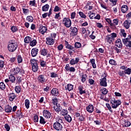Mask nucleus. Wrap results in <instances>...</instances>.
<instances>
[{"label": "nucleus", "mask_w": 131, "mask_h": 131, "mask_svg": "<svg viewBox=\"0 0 131 131\" xmlns=\"http://www.w3.org/2000/svg\"><path fill=\"white\" fill-rule=\"evenodd\" d=\"M86 78V75L85 74L82 75L81 77V81H82V82L83 83L85 82Z\"/></svg>", "instance_id": "603ef678"}, {"label": "nucleus", "mask_w": 131, "mask_h": 131, "mask_svg": "<svg viewBox=\"0 0 131 131\" xmlns=\"http://www.w3.org/2000/svg\"><path fill=\"white\" fill-rule=\"evenodd\" d=\"M38 54V49L37 48H33L31 50L32 57H36Z\"/></svg>", "instance_id": "dca6fc26"}, {"label": "nucleus", "mask_w": 131, "mask_h": 131, "mask_svg": "<svg viewBox=\"0 0 131 131\" xmlns=\"http://www.w3.org/2000/svg\"><path fill=\"white\" fill-rule=\"evenodd\" d=\"M55 18L58 20H61V17L60 16V13H57L55 16Z\"/></svg>", "instance_id": "0e129e2a"}, {"label": "nucleus", "mask_w": 131, "mask_h": 131, "mask_svg": "<svg viewBox=\"0 0 131 131\" xmlns=\"http://www.w3.org/2000/svg\"><path fill=\"white\" fill-rule=\"evenodd\" d=\"M94 105H93V104H90L86 107V109L89 113H93V112H94Z\"/></svg>", "instance_id": "a211bd4d"}, {"label": "nucleus", "mask_w": 131, "mask_h": 131, "mask_svg": "<svg viewBox=\"0 0 131 131\" xmlns=\"http://www.w3.org/2000/svg\"><path fill=\"white\" fill-rule=\"evenodd\" d=\"M125 74H127V75H130L131 74V69L129 68H127L124 71Z\"/></svg>", "instance_id": "e433bc0d"}, {"label": "nucleus", "mask_w": 131, "mask_h": 131, "mask_svg": "<svg viewBox=\"0 0 131 131\" xmlns=\"http://www.w3.org/2000/svg\"><path fill=\"white\" fill-rule=\"evenodd\" d=\"M37 43V41H36V40L34 39L30 41V46H31V47H34L36 46Z\"/></svg>", "instance_id": "72a5a7b5"}, {"label": "nucleus", "mask_w": 131, "mask_h": 131, "mask_svg": "<svg viewBox=\"0 0 131 131\" xmlns=\"http://www.w3.org/2000/svg\"><path fill=\"white\" fill-rule=\"evenodd\" d=\"M26 20L28 22H33V17L32 16H28Z\"/></svg>", "instance_id": "8fccbe9b"}, {"label": "nucleus", "mask_w": 131, "mask_h": 131, "mask_svg": "<svg viewBox=\"0 0 131 131\" xmlns=\"http://www.w3.org/2000/svg\"><path fill=\"white\" fill-rule=\"evenodd\" d=\"M107 77V75H105V77H104L102 79H100V84L101 86H107V79L106 77Z\"/></svg>", "instance_id": "6e6552de"}, {"label": "nucleus", "mask_w": 131, "mask_h": 131, "mask_svg": "<svg viewBox=\"0 0 131 131\" xmlns=\"http://www.w3.org/2000/svg\"><path fill=\"white\" fill-rule=\"evenodd\" d=\"M55 43V39L51 37H48L46 38V44L48 46H53Z\"/></svg>", "instance_id": "0eeeda50"}, {"label": "nucleus", "mask_w": 131, "mask_h": 131, "mask_svg": "<svg viewBox=\"0 0 131 131\" xmlns=\"http://www.w3.org/2000/svg\"><path fill=\"white\" fill-rule=\"evenodd\" d=\"M5 112L7 113H10V112H12V106H10V105H7L5 107Z\"/></svg>", "instance_id": "a878e982"}, {"label": "nucleus", "mask_w": 131, "mask_h": 131, "mask_svg": "<svg viewBox=\"0 0 131 131\" xmlns=\"http://www.w3.org/2000/svg\"><path fill=\"white\" fill-rule=\"evenodd\" d=\"M123 43L127 47V48H131V41L127 38L122 39Z\"/></svg>", "instance_id": "9d476101"}, {"label": "nucleus", "mask_w": 131, "mask_h": 131, "mask_svg": "<svg viewBox=\"0 0 131 131\" xmlns=\"http://www.w3.org/2000/svg\"><path fill=\"white\" fill-rule=\"evenodd\" d=\"M106 40L107 42H109V43H111L113 40H114V39L113 38V37L111 36V35H108L106 36Z\"/></svg>", "instance_id": "5701e85b"}, {"label": "nucleus", "mask_w": 131, "mask_h": 131, "mask_svg": "<svg viewBox=\"0 0 131 131\" xmlns=\"http://www.w3.org/2000/svg\"><path fill=\"white\" fill-rule=\"evenodd\" d=\"M118 74L120 76H122V77H124V76H125L124 71H120L118 73Z\"/></svg>", "instance_id": "6e6d98bb"}, {"label": "nucleus", "mask_w": 131, "mask_h": 131, "mask_svg": "<svg viewBox=\"0 0 131 131\" xmlns=\"http://www.w3.org/2000/svg\"><path fill=\"white\" fill-rule=\"evenodd\" d=\"M16 97H17V96L14 93H11L9 94L8 95V98L10 102H13V101H14V100L16 99Z\"/></svg>", "instance_id": "ddd939ff"}, {"label": "nucleus", "mask_w": 131, "mask_h": 131, "mask_svg": "<svg viewBox=\"0 0 131 131\" xmlns=\"http://www.w3.org/2000/svg\"><path fill=\"white\" fill-rule=\"evenodd\" d=\"M76 117H77L79 121H83L84 120V117L82 115H76Z\"/></svg>", "instance_id": "de8ad7c7"}, {"label": "nucleus", "mask_w": 131, "mask_h": 131, "mask_svg": "<svg viewBox=\"0 0 131 131\" xmlns=\"http://www.w3.org/2000/svg\"><path fill=\"white\" fill-rule=\"evenodd\" d=\"M65 45L66 49H68L69 50H71L72 51H74V47L69 45L68 41H65Z\"/></svg>", "instance_id": "412c9836"}, {"label": "nucleus", "mask_w": 131, "mask_h": 131, "mask_svg": "<svg viewBox=\"0 0 131 131\" xmlns=\"http://www.w3.org/2000/svg\"><path fill=\"white\" fill-rule=\"evenodd\" d=\"M61 115H67V114H68V112H67V110L63 109L61 111Z\"/></svg>", "instance_id": "13d9d810"}, {"label": "nucleus", "mask_w": 131, "mask_h": 131, "mask_svg": "<svg viewBox=\"0 0 131 131\" xmlns=\"http://www.w3.org/2000/svg\"><path fill=\"white\" fill-rule=\"evenodd\" d=\"M92 4H94V3L92 2H88V5H86V6H85L86 8V9L88 8V10H93V8H94V7L93 6L91 5H93Z\"/></svg>", "instance_id": "cd10ccee"}, {"label": "nucleus", "mask_w": 131, "mask_h": 131, "mask_svg": "<svg viewBox=\"0 0 131 131\" xmlns=\"http://www.w3.org/2000/svg\"><path fill=\"white\" fill-rule=\"evenodd\" d=\"M90 62L92 65L93 68H97V66L96 65V63L95 62V59H90Z\"/></svg>", "instance_id": "58836bf2"}, {"label": "nucleus", "mask_w": 131, "mask_h": 131, "mask_svg": "<svg viewBox=\"0 0 131 131\" xmlns=\"http://www.w3.org/2000/svg\"><path fill=\"white\" fill-rule=\"evenodd\" d=\"M118 19H114L113 20V23L111 24V27H115L116 25L118 24Z\"/></svg>", "instance_id": "b1692460"}, {"label": "nucleus", "mask_w": 131, "mask_h": 131, "mask_svg": "<svg viewBox=\"0 0 131 131\" xmlns=\"http://www.w3.org/2000/svg\"><path fill=\"white\" fill-rule=\"evenodd\" d=\"M101 93L103 95H107V93H108V90H107L106 88H102L101 89Z\"/></svg>", "instance_id": "a19ab883"}, {"label": "nucleus", "mask_w": 131, "mask_h": 131, "mask_svg": "<svg viewBox=\"0 0 131 131\" xmlns=\"http://www.w3.org/2000/svg\"><path fill=\"white\" fill-rule=\"evenodd\" d=\"M109 63L111 65H114L115 66H116L117 65L116 61L115 60H114V59H110L109 61Z\"/></svg>", "instance_id": "864d4df0"}, {"label": "nucleus", "mask_w": 131, "mask_h": 131, "mask_svg": "<svg viewBox=\"0 0 131 131\" xmlns=\"http://www.w3.org/2000/svg\"><path fill=\"white\" fill-rule=\"evenodd\" d=\"M74 46L76 49H79L81 48V44L79 42H76Z\"/></svg>", "instance_id": "3c124183"}, {"label": "nucleus", "mask_w": 131, "mask_h": 131, "mask_svg": "<svg viewBox=\"0 0 131 131\" xmlns=\"http://www.w3.org/2000/svg\"><path fill=\"white\" fill-rule=\"evenodd\" d=\"M40 65L42 67H46V66H47V62H46L43 60H41L40 62Z\"/></svg>", "instance_id": "4d7b16f0"}, {"label": "nucleus", "mask_w": 131, "mask_h": 131, "mask_svg": "<svg viewBox=\"0 0 131 131\" xmlns=\"http://www.w3.org/2000/svg\"><path fill=\"white\" fill-rule=\"evenodd\" d=\"M54 109L56 112H60L62 110V106H60V104H57L54 106Z\"/></svg>", "instance_id": "4be33fe9"}, {"label": "nucleus", "mask_w": 131, "mask_h": 131, "mask_svg": "<svg viewBox=\"0 0 131 131\" xmlns=\"http://www.w3.org/2000/svg\"><path fill=\"white\" fill-rule=\"evenodd\" d=\"M21 90V87L20 86H16L15 88V91L16 94H20Z\"/></svg>", "instance_id": "4c0bfd02"}, {"label": "nucleus", "mask_w": 131, "mask_h": 131, "mask_svg": "<svg viewBox=\"0 0 131 131\" xmlns=\"http://www.w3.org/2000/svg\"><path fill=\"white\" fill-rule=\"evenodd\" d=\"M63 45L60 44L57 47V49L58 50V51H62V50H63Z\"/></svg>", "instance_id": "774afa93"}, {"label": "nucleus", "mask_w": 131, "mask_h": 131, "mask_svg": "<svg viewBox=\"0 0 131 131\" xmlns=\"http://www.w3.org/2000/svg\"><path fill=\"white\" fill-rule=\"evenodd\" d=\"M31 64L32 65V70L33 72H37L38 70V66L37 65V61L36 60L33 59H31Z\"/></svg>", "instance_id": "f03ea898"}, {"label": "nucleus", "mask_w": 131, "mask_h": 131, "mask_svg": "<svg viewBox=\"0 0 131 131\" xmlns=\"http://www.w3.org/2000/svg\"><path fill=\"white\" fill-rule=\"evenodd\" d=\"M25 105L27 109H29V105H30V101L28 99H26L25 101Z\"/></svg>", "instance_id": "2f4dec72"}, {"label": "nucleus", "mask_w": 131, "mask_h": 131, "mask_svg": "<svg viewBox=\"0 0 131 131\" xmlns=\"http://www.w3.org/2000/svg\"><path fill=\"white\" fill-rule=\"evenodd\" d=\"M39 122L41 124H45L46 122V120H45V119L43 118V117L40 116Z\"/></svg>", "instance_id": "5fc2aeb1"}, {"label": "nucleus", "mask_w": 131, "mask_h": 131, "mask_svg": "<svg viewBox=\"0 0 131 131\" xmlns=\"http://www.w3.org/2000/svg\"><path fill=\"white\" fill-rule=\"evenodd\" d=\"M79 61V58L78 57H76L75 59H72L70 62V64L71 65H75V64H77L78 61Z\"/></svg>", "instance_id": "f3484780"}, {"label": "nucleus", "mask_w": 131, "mask_h": 131, "mask_svg": "<svg viewBox=\"0 0 131 131\" xmlns=\"http://www.w3.org/2000/svg\"><path fill=\"white\" fill-rule=\"evenodd\" d=\"M0 89L2 91H4V90L6 89V84H5V83L3 82L0 83Z\"/></svg>", "instance_id": "79ce46f5"}, {"label": "nucleus", "mask_w": 131, "mask_h": 131, "mask_svg": "<svg viewBox=\"0 0 131 131\" xmlns=\"http://www.w3.org/2000/svg\"><path fill=\"white\" fill-rule=\"evenodd\" d=\"M22 10L24 15H28L29 14V9L23 8Z\"/></svg>", "instance_id": "a18cd8bd"}, {"label": "nucleus", "mask_w": 131, "mask_h": 131, "mask_svg": "<svg viewBox=\"0 0 131 131\" xmlns=\"http://www.w3.org/2000/svg\"><path fill=\"white\" fill-rule=\"evenodd\" d=\"M40 53L42 56H47L48 55V50L46 49H43L41 50Z\"/></svg>", "instance_id": "7c9ffc66"}, {"label": "nucleus", "mask_w": 131, "mask_h": 131, "mask_svg": "<svg viewBox=\"0 0 131 131\" xmlns=\"http://www.w3.org/2000/svg\"><path fill=\"white\" fill-rule=\"evenodd\" d=\"M37 80L39 83H42V84H45L48 81V79L46 78V76L45 75H39L38 76Z\"/></svg>", "instance_id": "20e7f679"}, {"label": "nucleus", "mask_w": 131, "mask_h": 131, "mask_svg": "<svg viewBox=\"0 0 131 131\" xmlns=\"http://www.w3.org/2000/svg\"><path fill=\"white\" fill-rule=\"evenodd\" d=\"M16 81L18 83H21L22 82V78L21 77H17Z\"/></svg>", "instance_id": "69168bd1"}, {"label": "nucleus", "mask_w": 131, "mask_h": 131, "mask_svg": "<svg viewBox=\"0 0 131 131\" xmlns=\"http://www.w3.org/2000/svg\"><path fill=\"white\" fill-rule=\"evenodd\" d=\"M51 93L54 97H58L59 96V90L57 88H53L51 90Z\"/></svg>", "instance_id": "9b49d317"}, {"label": "nucleus", "mask_w": 131, "mask_h": 131, "mask_svg": "<svg viewBox=\"0 0 131 131\" xmlns=\"http://www.w3.org/2000/svg\"><path fill=\"white\" fill-rule=\"evenodd\" d=\"M112 104V107L113 109H116L119 105L121 104V101L120 100H115V99H112L111 101Z\"/></svg>", "instance_id": "7ed1b4c3"}, {"label": "nucleus", "mask_w": 131, "mask_h": 131, "mask_svg": "<svg viewBox=\"0 0 131 131\" xmlns=\"http://www.w3.org/2000/svg\"><path fill=\"white\" fill-rule=\"evenodd\" d=\"M71 29L72 30L71 35H72V36L77 35V33H78V31H77V28H76V27H71Z\"/></svg>", "instance_id": "2eb2a0df"}, {"label": "nucleus", "mask_w": 131, "mask_h": 131, "mask_svg": "<svg viewBox=\"0 0 131 131\" xmlns=\"http://www.w3.org/2000/svg\"><path fill=\"white\" fill-rule=\"evenodd\" d=\"M116 47L119 48V49L122 48L123 45L122 42H121V40L120 39H117L115 42Z\"/></svg>", "instance_id": "4468645a"}, {"label": "nucleus", "mask_w": 131, "mask_h": 131, "mask_svg": "<svg viewBox=\"0 0 131 131\" xmlns=\"http://www.w3.org/2000/svg\"><path fill=\"white\" fill-rule=\"evenodd\" d=\"M34 122H38V116L37 115H35L34 116Z\"/></svg>", "instance_id": "338daca9"}, {"label": "nucleus", "mask_w": 131, "mask_h": 131, "mask_svg": "<svg viewBox=\"0 0 131 131\" xmlns=\"http://www.w3.org/2000/svg\"><path fill=\"white\" fill-rule=\"evenodd\" d=\"M61 10V8L59 7L58 6H56L54 9V12H59Z\"/></svg>", "instance_id": "e2e57ef3"}, {"label": "nucleus", "mask_w": 131, "mask_h": 131, "mask_svg": "<svg viewBox=\"0 0 131 131\" xmlns=\"http://www.w3.org/2000/svg\"><path fill=\"white\" fill-rule=\"evenodd\" d=\"M17 62L19 64H20V63H22V62L23 61V58H22V56H21V55H19L17 56Z\"/></svg>", "instance_id": "c03bdc74"}, {"label": "nucleus", "mask_w": 131, "mask_h": 131, "mask_svg": "<svg viewBox=\"0 0 131 131\" xmlns=\"http://www.w3.org/2000/svg\"><path fill=\"white\" fill-rule=\"evenodd\" d=\"M64 118L68 122H71V121L72 120V118H71V116L70 115H68L66 116H64Z\"/></svg>", "instance_id": "ea45409f"}, {"label": "nucleus", "mask_w": 131, "mask_h": 131, "mask_svg": "<svg viewBox=\"0 0 131 131\" xmlns=\"http://www.w3.org/2000/svg\"><path fill=\"white\" fill-rule=\"evenodd\" d=\"M29 5L30 6H31V7H36V3L35 0L30 1Z\"/></svg>", "instance_id": "37998d69"}, {"label": "nucleus", "mask_w": 131, "mask_h": 131, "mask_svg": "<svg viewBox=\"0 0 131 131\" xmlns=\"http://www.w3.org/2000/svg\"><path fill=\"white\" fill-rule=\"evenodd\" d=\"M65 88L66 90H68L69 91H72L73 90V85L71 84H68Z\"/></svg>", "instance_id": "c756f323"}, {"label": "nucleus", "mask_w": 131, "mask_h": 131, "mask_svg": "<svg viewBox=\"0 0 131 131\" xmlns=\"http://www.w3.org/2000/svg\"><path fill=\"white\" fill-rule=\"evenodd\" d=\"M47 30H48V29L46 26H43L42 25H39V32H40V33H41V34H45V33L47 32Z\"/></svg>", "instance_id": "1a4fd4ad"}, {"label": "nucleus", "mask_w": 131, "mask_h": 131, "mask_svg": "<svg viewBox=\"0 0 131 131\" xmlns=\"http://www.w3.org/2000/svg\"><path fill=\"white\" fill-rule=\"evenodd\" d=\"M52 103L54 106L58 105V99L57 97H54L52 99Z\"/></svg>", "instance_id": "f704fd0d"}, {"label": "nucleus", "mask_w": 131, "mask_h": 131, "mask_svg": "<svg viewBox=\"0 0 131 131\" xmlns=\"http://www.w3.org/2000/svg\"><path fill=\"white\" fill-rule=\"evenodd\" d=\"M5 128H6L7 131H10V129H11L10 125H9L8 124H5Z\"/></svg>", "instance_id": "680f3d73"}, {"label": "nucleus", "mask_w": 131, "mask_h": 131, "mask_svg": "<svg viewBox=\"0 0 131 131\" xmlns=\"http://www.w3.org/2000/svg\"><path fill=\"white\" fill-rule=\"evenodd\" d=\"M79 15L80 16V17H81V18H86V15H85L82 12H79Z\"/></svg>", "instance_id": "052dcab7"}, {"label": "nucleus", "mask_w": 131, "mask_h": 131, "mask_svg": "<svg viewBox=\"0 0 131 131\" xmlns=\"http://www.w3.org/2000/svg\"><path fill=\"white\" fill-rule=\"evenodd\" d=\"M18 43L15 41H10L8 45V49L9 52H13L17 50Z\"/></svg>", "instance_id": "f257e3e1"}, {"label": "nucleus", "mask_w": 131, "mask_h": 131, "mask_svg": "<svg viewBox=\"0 0 131 131\" xmlns=\"http://www.w3.org/2000/svg\"><path fill=\"white\" fill-rule=\"evenodd\" d=\"M127 10H128V7H127V5H123L122 6L121 11L122 12V13H126Z\"/></svg>", "instance_id": "bb28decb"}, {"label": "nucleus", "mask_w": 131, "mask_h": 131, "mask_svg": "<svg viewBox=\"0 0 131 131\" xmlns=\"http://www.w3.org/2000/svg\"><path fill=\"white\" fill-rule=\"evenodd\" d=\"M50 77L52 78H56V77H58V74L55 72H52L50 73Z\"/></svg>", "instance_id": "49530a36"}, {"label": "nucleus", "mask_w": 131, "mask_h": 131, "mask_svg": "<svg viewBox=\"0 0 131 131\" xmlns=\"http://www.w3.org/2000/svg\"><path fill=\"white\" fill-rule=\"evenodd\" d=\"M65 69L67 71H70V72H75V68L70 67L69 64H67L65 67Z\"/></svg>", "instance_id": "f8f14e48"}, {"label": "nucleus", "mask_w": 131, "mask_h": 131, "mask_svg": "<svg viewBox=\"0 0 131 131\" xmlns=\"http://www.w3.org/2000/svg\"><path fill=\"white\" fill-rule=\"evenodd\" d=\"M50 8V5L49 4H46L42 7V12H47L49 11V9Z\"/></svg>", "instance_id": "393cba45"}, {"label": "nucleus", "mask_w": 131, "mask_h": 131, "mask_svg": "<svg viewBox=\"0 0 131 131\" xmlns=\"http://www.w3.org/2000/svg\"><path fill=\"white\" fill-rule=\"evenodd\" d=\"M43 115H51V113L49 111L45 110L43 112Z\"/></svg>", "instance_id": "bf43d9fd"}, {"label": "nucleus", "mask_w": 131, "mask_h": 131, "mask_svg": "<svg viewBox=\"0 0 131 131\" xmlns=\"http://www.w3.org/2000/svg\"><path fill=\"white\" fill-rule=\"evenodd\" d=\"M9 80L11 81V82H15L16 81V78L15 76H14V75H13V74H10L9 76Z\"/></svg>", "instance_id": "c85d7f7f"}, {"label": "nucleus", "mask_w": 131, "mask_h": 131, "mask_svg": "<svg viewBox=\"0 0 131 131\" xmlns=\"http://www.w3.org/2000/svg\"><path fill=\"white\" fill-rule=\"evenodd\" d=\"M62 24H64L66 27L69 28V27L71 26V24H72L71 20L70 19V18L68 17H65L63 19Z\"/></svg>", "instance_id": "423d86ee"}, {"label": "nucleus", "mask_w": 131, "mask_h": 131, "mask_svg": "<svg viewBox=\"0 0 131 131\" xmlns=\"http://www.w3.org/2000/svg\"><path fill=\"white\" fill-rule=\"evenodd\" d=\"M53 128L55 130L60 131L63 129V126L61 123L56 121L53 124Z\"/></svg>", "instance_id": "39448f33"}, {"label": "nucleus", "mask_w": 131, "mask_h": 131, "mask_svg": "<svg viewBox=\"0 0 131 131\" xmlns=\"http://www.w3.org/2000/svg\"><path fill=\"white\" fill-rule=\"evenodd\" d=\"M130 20H126L124 22V27L126 28V29H128L129 26H130Z\"/></svg>", "instance_id": "6ab92c4d"}, {"label": "nucleus", "mask_w": 131, "mask_h": 131, "mask_svg": "<svg viewBox=\"0 0 131 131\" xmlns=\"http://www.w3.org/2000/svg\"><path fill=\"white\" fill-rule=\"evenodd\" d=\"M20 70H21L18 67H17L16 68L14 69L13 71L14 74H15V75L16 74H18L19 72H20Z\"/></svg>", "instance_id": "09e8293b"}, {"label": "nucleus", "mask_w": 131, "mask_h": 131, "mask_svg": "<svg viewBox=\"0 0 131 131\" xmlns=\"http://www.w3.org/2000/svg\"><path fill=\"white\" fill-rule=\"evenodd\" d=\"M31 41V37L29 36H27L24 39V42L25 43H29V42Z\"/></svg>", "instance_id": "473e14b6"}, {"label": "nucleus", "mask_w": 131, "mask_h": 131, "mask_svg": "<svg viewBox=\"0 0 131 131\" xmlns=\"http://www.w3.org/2000/svg\"><path fill=\"white\" fill-rule=\"evenodd\" d=\"M11 30L13 32V33H15V32H17V31H18V27L13 26L11 28Z\"/></svg>", "instance_id": "c9c22d12"}, {"label": "nucleus", "mask_w": 131, "mask_h": 131, "mask_svg": "<svg viewBox=\"0 0 131 131\" xmlns=\"http://www.w3.org/2000/svg\"><path fill=\"white\" fill-rule=\"evenodd\" d=\"M131 125L130 122L128 120H125L124 123L123 124V127H129Z\"/></svg>", "instance_id": "aec40b11"}]
</instances>
